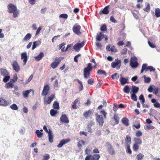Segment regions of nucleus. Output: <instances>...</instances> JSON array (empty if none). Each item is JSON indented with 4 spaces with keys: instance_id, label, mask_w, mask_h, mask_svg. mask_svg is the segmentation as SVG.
<instances>
[{
    "instance_id": "nucleus-15",
    "label": "nucleus",
    "mask_w": 160,
    "mask_h": 160,
    "mask_svg": "<svg viewBox=\"0 0 160 160\" xmlns=\"http://www.w3.org/2000/svg\"><path fill=\"white\" fill-rule=\"evenodd\" d=\"M61 122L65 123H68L69 122L68 118L66 114L62 115L60 119Z\"/></svg>"
},
{
    "instance_id": "nucleus-43",
    "label": "nucleus",
    "mask_w": 160,
    "mask_h": 160,
    "mask_svg": "<svg viewBox=\"0 0 160 160\" xmlns=\"http://www.w3.org/2000/svg\"><path fill=\"white\" fill-rule=\"evenodd\" d=\"M57 113V111L56 110L52 109L50 111V114L51 116H54Z\"/></svg>"
},
{
    "instance_id": "nucleus-5",
    "label": "nucleus",
    "mask_w": 160,
    "mask_h": 160,
    "mask_svg": "<svg viewBox=\"0 0 160 160\" xmlns=\"http://www.w3.org/2000/svg\"><path fill=\"white\" fill-rule=\"evenodd\" d=\"M81 26L77 23L75 24L72 27V30L75 34L79 35L81 34L80 31Z\"/></svg>"
},
{
    "instance_id": "nucleus-47",
    "label": "nucleus",
    "mask_w": 160,
    "mask_h": 160,
    "mask_svg": "<svg viewBox=\"0 0 160 160\" xmlns=\"http://www.w3.org/2000/svg\"><path fill=\"white\" fill-rule=\"evenodd\" d=\"M97 73L100 75H104L105 76L107 75L105 71L101 69L98 70Z\"/></svg>"
},
{
    "instance_id": "nucleus-18",
    "label": "nucleus",
    "mask_w": 160,
    "mask_h": 160,
    "mask_svg": "<svg viewBox=\"0 0 160 160\" xmlns=\"http://www.w3.org/2000/svg\"><path fill=\"white\" fill-rule=\"evenodd\" d=\"M109 8V6L108 5L105 7L100 12L99 14L100 15H101L102 14L107 15L108 14L109 12V11L108 10Z\"/></svg>"
},
{
    "instance_id": "nucleus-21",
    "label": "nucleus",
    "mask_w": 160,
    "mask_h": 160,
    "mask_svg": "<svg viewBox=\"0 0 160 160\" xmlns=\"http://www.w3.org/2000/svg\"><path fill=\"white\" fill-rule=\"evenodd\" d=\"M9 104V103L6 100L2 98H0V105L2 106H6Z\"/></svg>"
},
{
    "instance_id": "nucleus-63",
    "label": "nucleus",
    "mask_w": 160,
    "mask_h": 160,
    "mask_svg": "<svg viewBox=\"0 0 160 160\" xmlns=\"http://www.w3.org/2000/svg\"><path fill=\"white\" fill-rule=\"evenodd\" d=\"M101 30L102 31H105L107 30V27L106 25L105 24L103 25L101 27Z\"/></svg>"
},
{
    "instance_id": "nucleus-6",
    "label": "nucleus",
    "mask_w": 160,
    "mask_h": 160,
    "mask_svg": "<svg viewBox=\"0 0 160 160\" xmlns=\"http://www.w3.org/2000/svg\"><path fill=\"white\" fill-rule=\"evenodd\" d=\"M96 120L100 126H102L103 124V119L102 115L95 114Z\"/></svg>"
},
{
    "instance_id": "nucleus-12",
    "label": "nucleus",
    "mask_w": 160,
    "mask_h": 160,
    "mask_svg": "<svg viewBox=\"0 0 160 160\" xmlns=\"http://www.w3.org/2000/svg\"><path fill=\"white\" fill-rule=\"evenodd\" d=\"M13 68L14 70L16 72H18L20 69V67L17 62L16 61L13 62L12 64Z\"/></svg>"
},
{
    "instance_id": "nucleus-4",
    "label": "nucleus",
    "mask_w": 160,
    "mask_h": 160,
    "mask_svg": "<svg viewBox=\"0 0 160 160\" xmlns=\"http://www.w3.org/2000/svg\"><path fill=\"white\" fill-rule=\"evenodd\" d=\"M149 70L151 72H152L154 71L155 69L152 66H147V64H143L142 66L141 73L143 72L144 70H145V71L147 72Z\"/></svg>"
},
{
    "instance_id": "nucleus-53",
    "label": "nucleus",
    "mask_w": 160,
    "mask_h": 160,
    "mask_svg": "<svg viewBox=\"0 0 160 160\" xmlns=\"http://www.w3.org/2000/svg\"><path fill=\"white\" fill-rule=\"evenodd\" d=\"M127 49V48H124L122 49L121 51V54L122 55H124L126 54Z\"/></svg>"
},
{
    "instance_id": "nucleus-30",
    "label": "nucleus",
    "mask_w": 160,
    "mask_h": 160,
    "mask_svg": "<svg viewBox=\"0 0 160 160\" xmlns=\"http://www.w3.org/2000/svg\"><path fill=\"white\" fill-rule=\"evenodd\" d=\"M0 71L1 75L3 76L9 75L8 72L5 69H1Z\"/></svg>"
},
{
    "instance_id": "nucleus-32",
    "label": "nucleus",
    "mask_w": 160,
    "mask_h": 160,
    "mask_svg": "<svg viewBox=\"0 0 160 160\" xmlns=\"http://www.w3.org/2000/svg\"><path fill=\"white\" fill-rule=\"evenodd\" d=\"M155 15L157 18L160 17V8H156L155 10Z\"/></svg>"
},
{
    "instance_id": "nucleus-24",
    "label": "nucleus",
    "mask_w": 160,
    "mask_h": 160,
    "mask_svg": "<svg viewBox=\"0 0 160 160\" xmlns=\"http://www.w3.org/2000/svg\"><path fill=\"white\" fill-rule=\"evenodd\" d=\"M41 43V41H34L33 43L32 49L34 50L37 47L39 46Z\"/></svg>"
},
{
    "instance_id": "nucleus-25",
    "label": "nucleus",
    "mask_w": 160,
    "mask_h": 160,
    "mask_svg": "<svg viewBox=\"0 0 160 160\" xmlns=\"http://www.w3.org/2000/svg\"><path fill=\"white\" fill-rule=\"evenodd\" d=\"M139 88L138 87L135 86H132V87L131 91L132 92V94H136L138 92Z\"/></svg>"
},
{
    "instance_id": "nucleus-54",
    "label": "nucleus",
    "mask_w": 160,
    "mask_h": 160,
    "mask_svg": "<svg viewBox=\"0 0 160 160\" xmlns=\"http://www.w3.org/2000/svg\"><path fill=\"white\" fill-rule=\"evenodd\" d=\"M138 62L137 58L136 57H132L130 59V62Z\"/></svg>"
},
{
    "instance_id": "nucleus-33",
    "label": "nucleus",
    "mask_w": 160,
    "mask_h": 160,
    "mask_svg": "<svg viewBox=\"0 0 160 160\" xmlns=\"http://www.w3.org/2000/svg\"><path fill=\"white\" fill-rule=\"evenodd\" d=\"M134 141L135 142L134 144L137 145H140L142 143V140L140 138H135L134 139Z\"/></svg>"
},
{
    "instance_id": "nucleus-51",
    "label": "nucleus",
    "mask_w": 160,
    "mask_h": 160,
    "mask_svg": "<svg viewBox=\"0 0 160 160\" xmlns=\"http://www.w3.org/2000/svg\"><path fill=\"white\" fill-rule=\"evenodd\" d=\"M59 17L60 18H62L65 19H67L68 18V15L66 14H62L60 15Z\"/></svg>"
},
{
    "instance_id": "nucleus-56",
    "label": "nucleus",
    "mask_w": 160,
    "mask_h": 160,
    "mask_svg": "<svg viewBox=\"0 0 160 160\" xmlns=\"http://www.w3.org/2000/svg\"><path fill=\"white\" fill-rule=\"evenodd\" d=\"M50 157L49 155L48 154H46L43 157V160H48Z\"/></svg>"
},
{
    "instance_id": "nucleus-44",
    "label": "nucleus",
    "mask_w": 160,
    "mask_h": 160,
    "mask_svg": "<svg viewBox=\"0 0 160 160\" xmlns=\"http://www.w3.org/2000/svg\"><path fill=\"white\" fill-rule=\"evenodd\" d=\"M10 108L13 110H17L18 109V107L16 104L13 103L10 106Z\"/></svg>"
},
{
    "instance_id": "nucleus-11",
    "label": "nucleus",
    "mask_w": 160,
    "mask_h": 160,
    "mask_svg": "<svg viewBox=\"0 0 160 160\" xmlns=\"http://www.w3.org/2000/svg\"><path fill=\"white\" fill-rule=\"evenodd\" d=\"M21 59L23 60L22 65L23 66H24L28 61L27 55L26 52H24L21 53Z\"/></svg>"
},
{
    "instance_id": "nucleus-42",
    "label": "nucleus",
    "mask_w": 160,
    "mask_h": 160,
    "mask_svg": "<svg viewBox=\"0 0 160 160\" xmlns=\"http://www.w3.org/2000/svg\"><path fill=\"white\" fill-rule=\"evenodd\" d=\"M111 77L112 79H116L117 80L119 78V74L117 73H115L111 75Z\"/></svg>"
},
{
    "instance_id": "nucleus-34",
    "label": "nucleus",
    "mask_w": 160,
    "mask_h": 160,
    "mask_svg": "<svg viewBox=\"0 0 160 160\" xmlns=\"http://www.w3.org/2000/svg\"><path fill=\"white\" fill-rule=\"evenodd\" d=\"M53 108L55 109H59V104L57 101H55L54 102L53 105Z\"/></svg>"
},
{
    "instance_id": "nucleus-46",
    "label": "nucleus",
    "mask_w": 160,
    "mask_h": 160,
    "mask_svg": "<svg viewBox=\"0 0 160 160\" xmlns=\"http://www.w3.org/2000/svg\"><path fill=\"white\" fill-rule=\"evenodd\" d=\"M144 157V155L142 153H139L137 156V158L138 160H142Z\"/></svg>"
},
{
    "instance_id": "nucleus-59",
    "label": "nucleus",
    "mask_w": 160,
    "mask_h": 160,
    "mask_svg": "<svg viewBox=\"0 0 160 160\" xmlns=\"http://www.w3.org/2000/svg\"><path fill=\"white\" fill-rule=\"evenodd\" d=\"M127 146V152L129 154H131L132 151L130 148V145H126Z\"/></svg>"
},
{
    "instance_id": "nucleus-9",
    "label": "nucleus",
    "mask_w": 160,
    "mask_h": 160,
    "mask_svg": "<svg viewBox=\"0 0 160 160\" xmlns=\"http://www.w3.org/2000/svg\"><path fill=\"white\" fill-rule=\"evenodd\" d=\"M61 61L60 59L58 58H55V61L52 62L51 65V67L53 69L55 68L60 63Z\"/></svg>"
},
{
    "instance_id": "nucleus-50",
    "label": "nucleus",
    "mask_w": 160,
    "mask_h": 160,
    "mask_svg": "<svg viewBox=\"0 0 160 160\" xmlns=\"http://www.w3.org/2000/svg\"><path fill=\"white\" fill-rule=\"evenodd\" d=\"M143 78L144 79V82L146 83H149L151 81V78L149 77L146 78L145 75L143 76Z\"/></svg>"
},
{
    "instance_id": "nucleus-17",
    "label": "nucleus",
    "mask_w": 160,
    "mask_h": 160,
    "mask_svg": "<svg viewBox=\"0 0 160 160\" xmlns=\"http://www.w3.org/2000/svg\"><path fill=\"white\" fill-rule=\"evenodd\" d=\"M120 75L121 76V77L120 78L119 80L121 85H123L128 83V78H125L123 77L121 74Z\"/></svg>"
},
{
    "instance_id": "nucleus-57",
    "label": "nucleus",
    "mask_w": 160,
    "mask_h": 160,
    "mask_svg": "<svg viewBox=\"0 0 160 160\" xmlns=\"http://www.w3.org/2000/svg\"><path fill=\"white\" fill-rule=\"evenodd\" d=\"M139 99L142 101V104L145 102V100L144 98V96L143 95L141 94L139 97Z\"/></svg>"
},
{
    "instance_id": "nucleus-36",
    "label": "nucleus",
    "mask_w": 160,
    "mask_h": 160,
    "mask_svg": "<svg viewBox=\"0 0 160 160\" xmlns=\"http://www.w3.org/2000/svg\"><path fill=\"white\" fill-rule=\"evenodd\" d=\"M123 92L124 93H129L130 91V88L128 85L125 86L123 89Z\"/></svg>"
},
{
    "instance_id": "nucleus-28",
    "label": "nucleus",
    "mask_w": 160,
    "mask_h": 160,
    "mask_svg": "<svg viewBox=\"0 0 160 160\" xmlns=\"http://www.w3.org/2000/svg\"><path fill=\"white\" fill-rule=\"evenodd\" d=\"M13 82L12 81V80L10 81L6 84L5 85V87L7 88H12L13 86L14 85L13 84Z\"/></svg>"
},
{
    "instance_id": "nucleus-41",
    "label": "nucleus",
    "mask_w": 160,
    "mask_h": 160,
    "mask_svg": "<svg viewBox=\"0 0 160 160\" xmlns=\"http://www.w3.org/2000/svg\"><path fill=\"white\" fill-rule=\"evenodd\" d=\"M146 7L144 8L143 10L147 12H149L150 11V4L148 3H146Z\"/></svg>"
},
{
    "instance_id": "nucleus-23",
    "label": "nucleus",
    "mask_w": 160,
    "mask_h": 160,
    "mask_svg": "<svg viewBox=\"0 0 160 160\" xmlns=\"http://www.w3.org/2000/svg\"><path fill=\"white\" fill-rule=\"evenodd\" d=\"M131 139L130 137L128 135H126L125 142L126 145H130L131 143Z\"/></svg>"
},
{
    "instance_id": "nucleus-48",
    "label": "nucleus",
    "mask_w": 160,
    "mask_h": 160,
    "mask_svg": "<svg viewBox=\"0 0 160 160\" xmlns=\"http://www.w3.org/2000/svg\"><path fill=\"white\" fill-rule=\"evenodd\" d=\"M135 94H131V97L132 100L136 101L137 100V97Z\"/></svg>"
},
{
    "instance_id": "nucleus-2",
    "label": "nucleus",
    "mask_w": 160,
    "mask_h": 160,
    "mask_svg": "<svg viewBox=\"0 0 160 160\" xmlns=\"http://www.w3.org/2000/svg\"><path fill=\"white\" fill-rule=\"evenodd\" d=\"M92 68V64L90 63H88L87 67L84 69L83 71L85 78H88L90 77V72Z\"/></svg>"
},
{
    "instance_id": "nucleus-62",
    "label": "nucleus",
    "mask_w": 160,
    "mask_h": 160,
    "mask_svg": "<svg viewBox=\"0 0 160 160\" xmlns=\"http://www.w3.org/2000/svg\"><path fill=\"white\" fill-rule=\"evenodd\" d=\"M18 79V77L17 74H15L13 76V79H11V80H12L13 82H15L17 81Z\"/></svg>"
},
{
    "instance_id": "nucleus-10",
    "label": "nucleus",
    "mask_w": 160,
    "mask_h": 160,
    "mask_svg": "<svg viewBox=\"0 0 160 160\" xmlns=\"http://www.w3.org/2000/svg\"><path fill=\"white\" fill-rule=\"evenodd\" d=\"M106 49L107 51L114 52H117L118 51L115 48L114 46L110 44H109L107 46Z\"/></svg>"
},
{
    "instance_id": "nucleus-61",
    "label": "nucleus",
    "mask_w": 160,
    "mask_h": 160,
    "mask_svg": "<svg viewBox=\"0 0 160 160\" xmlns=\"http://www.w3.org/2000/svg\"><path fill=\"white\" fill-rule=\"evenodd\" d=\"M65 44L64 42H63L59 45V49H61V51H62V49L64 48V45Z\"/></svg>"
},
{
    "instance_id": "nucleus-1",
    "label": "nucleus",
    "mask_w": 160,
    "mask_h": 160,
    "mask_svg": "<svg viewBox=\"0 0 160 160\" xmlns=\"http://www.w3.org/2000/svg\"><path fill=\"white\" fill-rule=\"evenodd\" d=\"M7 12L10 13H13L14 18L18 17L19 15L20 11L18 10L16 6L12 3H9L7 6Z\"/></svg>"
},
{
    "instance_id": "nucleus-49",
    "label": "nucleus",
    "mask_w": 160,
    "mask_h": 160,
    "mask_svg": "<svg viewBox=\"0 0 160 160\" xmlns=\"http://www.w3.org/2000/svg\"><path fill=\"white\" fill-rule=\"evenodd\" d=\"M4 78H3V80L5 82H7L10 79V77L9 75L4 76Z\"/></svg>"
},
{
    "instance_id": "nucleus-8",
    "label": "nucleus",
    "mask_w": 160,
    "mask_h": 160,
    "mask_svg": "<svg viewBox=\"0 0 160 160\" xmlns=\"http://www.w3.org/2000/svg\"><path fill=\"white\" fill-rule=\"evenodd\" d=\"M55 95L53 94H52L48 98H44V103L45 104H48L50 103L53 100L54 98H55Z\"/></svg>"
},
{
    "instance_id": "nucleus-60",
    "label": "nucleus",
    "mask_w": 160,
    "mask_h": 160,
    "mask_svg": "<svg viewBox=\"0 0 160 160\" xmlns=\"http://www.w3.org/2000/svg\"><path fill=\"white\" fill-rule=\"evenodd\" d=\"M92 149L91 147L90 146H88V148L85 150V152L87 154H88V152L90 151Z\"/></svg>"
},
{
    "instance_id": "nucleus-26",
    "label": "nucleus",
    "mask_w": 160,
    "mask_h": 160,
    "mask_svg": "<svg viewBox=\"0 0 160 160\" xmlns=\"http://www.w3.org/2000/svg\"><path fill=\"white\" fill-rule=\"evenodd\" d=\"M104 37V35L102 32H100L98 34H97L96 36V40L98 41H101L103 39Z\"/></svg>"
},
{
    "instance_id": "nucleus-27",
    "label": "nucleus",
    "mask_w": 160,
    "mask_h": 160,
    "mask_svg": "<svg viewBox=\"0 0 160 160\" xmlns=\"http://www.w3.org/2000/svg\"><path fill=\"white\" fill-rule=\"evenodd\" d=\"M44 56V54L43 52H41L38 55L34 57L35 60L38 61L40 60Z\"/></svg>"
},
{
    "instance_id": "nucleus-22",
    "label": "nucleus",
    "mask_w": 160,
    "mask_h": 160,
    "mask_svg": "<svg viewBox=\"0 0 160 160\" xmlns=\"http://www.w3.org/2000/svg\"><path fill=\"white\" fill-rule=\"evenodd\" d=\"M121 121L122 123L125 126H128L129 125V121L127 118L124 117L122 118Z\"/></svg>"
},
{
    "instance_id": "nucleus-38",
    "label": "nucleus",
    "mask_w": 160,
    "mask_h": 160,
    "mask_svg": "<svg viewBox=\"0 0 160 160\" xmlns=\"http://www.w3.org/2000/svg\"><path fill=\"white\" fill-rule=\"evenodd\" d=\"M131 66L133 68H137L138 65V62H130V64Z\"/></svg>"
},
{
    "instance_id": "nucleus-64",
    "label": "nucleus",
    "mask_w": 160,
    "mask_h": 160,
    "mask_svg": "<svg viewBox=\"0 0 160 160\" xmlns=\"http://www.w3.org/2000/svg\"><path fill=\"white\" fill-rule=\"evenodd\" d=\"M110 20L112 22L116 23L117 22V21L115 20L112 16H111L110 18Z\"/></svg>"
},
{
    "instance_id": "nucleus-40",
    "label": "nucleus",
    "mask_w": 160,
    "mask_h": 160,
    "mask_svg": "<svg viewBox=\"0 0 160 160\" xmlns=\"http://www.w3.org/2000/svg\"><path fill=\"white\" fill-rule=\"evenodd\" d=\"M113 119L115 121L116 124H117L119 123V118L118 117V114H115L113 118Z\"/></svg>"
},
{
    "instance_id": "nucleus-39",
    "label": "nucleus",
    "mask_w": 160,
    "mask_h": 160,
    "mask_svg": "<svg viewBox=\"0 0 160 160\" xmlns=\"http://www.w3.org/2000/svg\"><path fill=\"white\" fill-rule=\"evenodd\" d=\"M76 81L80 84L79 86V89L80 91H82L83 89V86L82 82L79 80L77 79L76 80Z\"/></svg>"
},
{
    "instance_id": "nucleus-3",
    "label": "nucleus",
    "mask_w": 160,
    "mask_h": 160,
    "mask_svg": "<svg viewBox=\"0 0 160 160\" xmlns=\"http://www.w3.org/2000/svg\"><path fill=\"white\" fill-rule=\"evenodd\" d=\"M121 65V61L118 58L115 59V62H112L111 64V66L112 68H116L117 70H119Z\"/></svg>"
},
{
    "instance_id": "nucleus-20",
    "label": "nucleus",
    "mask_w": 160,
    "mask_h": 160,
    "mask_svg": "<svg viewBox=\"0 0 160 160\" xmlns=\"http://www.w3.org/2000/svg\"><path fill=\"white\" fill-rule=\"evenodd\" d=\"M49 132H48V136L49 141L50 143H52L53 141V135L52 132L50 129H49Z\"/></svg>"
},
{
    "instance_id": "nucleus-29",
    "label": "nucleus",
    "mask_w": 160,
    "mask_h": 160,
    "mask_svg": "<svg viewBox=\"0 0 160 160\" xmlns=\"http://www.w3.org/2000/svg\"><path fill=\"white\" fill-rule=\"evenodd\" d=\"M31 38V35L30 33H28L24 37L23 39V42L27 41L29 40Z\"/></svg>"
},
{
    "instance_id": "nucleus-52",
    "label": "nucleus",
    "mask_w": 160,
    "mask_h": 160,
    "mask_svg": "<svg viewBox=\"0 0 160 160\" xmlns=\"http://www.w3.org/2000/svg\"><path fill=\"white\" fill-rule=\"evenodd\" d=\"M94 83V80L92 78H91L88 81V84L90 85H92Z\"/></svg>"
},
{
    "instance_id": "nucleus-35",
    "label": "nucleus",
    "mask_w": 160,
    "mask_h": 160,
    "mask_svg": "<svg viewBox=\"0 0 160 160\" xmlns=\"http://www.w3.org/2000/svg\"><path fill=\"white\" fill-rule=\"evenodd\" d=\"M100 157V155L98 154L93 155L91 158V160H98Z\"/></svg>"
},
{
    "instance_id": "nucleus-31",
    "label": "nucleus",
    "mask_w": 160,
    "mask_h": 160,
    "mask_svg": "<svg viewBox=\"0 0 160 160\" xmlns=\"http://www.w3.org/2000/svg\"><path fill=\"white\" fill-rule=\"evenodd\" d=\"M31 89H30L23 91L22 94L24 97L25 98L28 97V94L31 92Z\"/></svg>"
},
{
    "instance_id": "nucleus-58",
    "label": "nucleus",
    "mask_w": 160,
    "mask_h": 160,
    "mask_svg": "<svg viewBox=\"0 0 160 160\" xmlns=\"http://www.w3.org/2000/svg\"><path fill=\"white\" fill-rule=\"evenodd\" d=\"M142 135V132L140 130L138 131L136 133V136L138 137L141 136Z\"/></svg>"
},
{
    "instance_id": "nucleus-45",
    "label": "nucleus",
    "mask_w": 160,
    "mask_h": 160,
    "mask_svg": "<svg viewBox=\"0 0 160 160\" xmlns=\"http://www.w3.org/2000/svg\"><path fill=\"white\" fill-rule=\"evenodd\" d=\"M36 133L38 138H41L43 135V133L40 132L39 130H37Z\"/></svg>"
},
{
    "instance_id": "nucleus-19",
    "label": "nucleus",
    "mask_w": 160,
    "mask_h": 160,
    "mask_svg": "<svg viewBox=\"0 0 160 160\" xmlns=\"http://www.w3.org/2000/svg\"><path fill=\"white\" fill-rule=\"evenodd\" d=\"M69 141V139H63L60 141L59 143L57 145V147L59 148L62 147L64 145L68 142Z\"/></svg>"
},
{
    "instance_id": "nucleus-7",
    "label": "nucleus",
    "mask_w": 160,
    "mask_h": 160,
    "mask_svg": "<svg viewBox=\"0 0 160 160\" xmlns=\"http://www.w3.org/2000/svg\"><path fill=\"white\" fill-rule=\"evenodd\" d=\"M107 150L109 153L112 155H114L115 153V151L114 150V148H113L112 145L109 142L106 143Z\"/></svg>"
},
{
    "instance_id": "nucleus-14",
    "label": "nucleus",
    "mask_w": 160,
    "mask_h": 160,
    "mask_svg": "<svg viewBox=\"0 0 160 160\" xmlns=\"http://www.w3.org/2000/svg\"><path fill=\"white\" fill-rule=\"evenodd\" d=\"M50 89V87L48 85H45L42 92L41 95L42 96H45L47 95L49 92Z\"/></svg>"
},
{
    "instance_id": "nucleus-16",
    "label": "nucleus",
    "mask_w": 160,
    "mask_h": 160,
    "mask_svg": "<svg viewBox=\"0 0 160 160\" xmlns=\"http://www.w3.org/2000/svg\"><path fill=\"white\" fill-rule=\"evenodd\" d=\"M95 122L93 121H89L87 125V129L88 131L91 133L92 132V129L91 128L92 126L94 124Z\"/></svg>"
},
{
    "instance_id": "nucleus-13",
    "label": "nucleus",
    "mask_w": 160,
    "mask_h": 160,
    "mask_svg": "<svg viewBox=\"0 0 160 160\" xmlns=\"http://www.w3.org/2000/svg\"><path fill=\"white\" fill-rule=\"evenodd\" d=\"M84 44V42H82L81 43H78L73 47V48L76 51L78 52L80 50V48L82 47Z\"/></svg>"
},
{
    "instance_id": "nucleus-37",
    "label": "nucleus",
    "mask_w": 160,
    "mask_h": 160,
    "mask_svg": "<svg viewBox=\"0 0 160 160\" xmlns=\"http://www.w3.org/2000/svg\"><path fill=\"white\" fill-rule=\"evenodd\" d=\"M92 111L89 110L88 111L86 112L83 114V116L85 117L86 118H87L88 116H89L90 114H91Z\"/></svg>"
},
{
    "instance_id": "nucleus-55",
    "label": "nucleus",
    "mask_w": 160,
    "mask_h": 160,
    "mask_svg": "<svg viewBox=\"0 0 160 160\" xmlns=\"http://www.w3.org/2000/svg\"><path fill=\"white\" fill-rule=\"evenodd\" d=\"M139 148V146L138 145L134 144L133 146V150L135 151H137Z\"/></svg>"
}]
</instances>
